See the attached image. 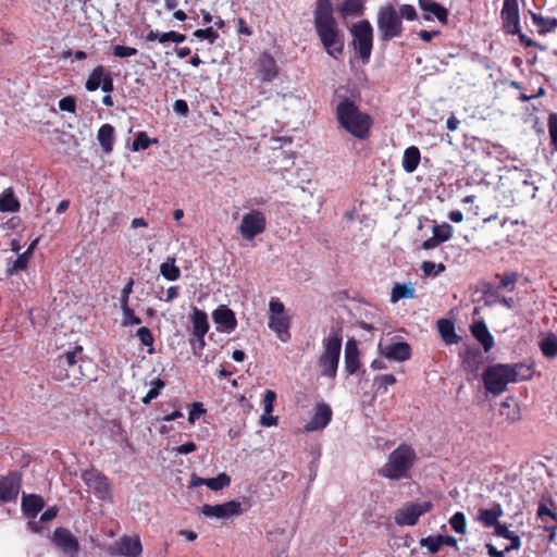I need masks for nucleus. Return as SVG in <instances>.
<instances>
[{
  "label": "nucleus",
  "instance_id": "f257e3e1",
  "mask_svg": "<svg viewBox=\"0 0 557 557\" xmlns=\"http://www.w3.org/2000/svg\"><path fill=\"white\" fill-rule=\"evenodd\" d=\"M313 24L315 33L329 55L337 59L344 52V34L334 17L331 0H317L313 11Z\"/></svg>",
  "mask_w": 557,
  "mask_h": 557
},
{
  "label": "nucleus",
  "instance_id": "f03ea898",
  "mask_svg": "<svg viewBox=\"0 0 557 557\" xmlns=\"http://www.w3.org/2000/svg\"><path fill=\"white\" fill-rule=\"evenodd\" d=\"M342 89V87L336 89L333 98L335 117L339 127L357 139H368L373 126V119L367 112L361 111L351 98L341 95Z\"/></svg>",
  "mask_w": 557,
  "mask_h": 557
},
{
  "label": "nucleus",
  "instance_id": "7ed1b4c3",
  "mask_svg": "<svg viewBox=\"0 0 557 557\" xmlns=\"http://www.w3.org/2000/svg\"><path fill=\"white\" fill-rule=\"evenodd\" d=\"M416 460L414 449L408 444H400L389 454L387 462L380 469V474L394 481L410 479Z\"/></svg>",
  "mask_w": 557,
  "mask_h": 557
},
{
  "label": "nucleus",
  "instance_id": "20e7f679",
  "mask_svg": "<svg viewBox=\"0 0 557 557\" xmlns=\"http://www.w3.org/2000/svg\"><path fill=\"white\" fill-rule=\"evenodd\" d=\"M341 349V330H332L329 337L323 339V351L318 360L322 376L329 377L331 380L336 377Z\"/></svg>",
  "mask_w": 557,
  "mask_h": 557
},
{
  "label": "nucleus",
  "instance_id": "39448f33",
  "mask_svg": "<svg viewBox=\"0 0 557 557\" xmlns=\"http://www.w3.org/2000/svg\"><path fill=\"white\" fill-rule=\"evenodd\" d=\"M376 25L379 38L382 42H388L396 37H400L404 32L401 16H399L398 11L392 4H386L379 9Z\"/></svg>",
  "mask_w": 557,
  "mask_h": 557
},
{
  "label": "nucleus",
  "instance_id": "423d86ee",
  "mask_svg": "<svg viewBox=\"0 0 557 557\" xmlns=\"http://www.w3.org/2000/svg\"><path fill=\"white\" fill-rule=\"evenodd\" d=\"M352 37L351 45L357 58L369 62L373 48V27L368 20L354 23L349 28Z\"/></svg>",
  "mask_w": 557,
  "mask_h": 557
},
{
  "label": "nucleus",
  "instance_id": "0eeeda50",
  "mask_svg": "<svg viewBox=\"0 0 557 557\" xmlns=\"http://www.w3.org/2000/svg\"><path fill=\"white\" fill-rule=\"evenodd\" d=\"M509 363H496L488 366L483 374L482 380L487 393L494 396L503 394L509 383H512Z\"/></svg>",
  "mask_w": 557,
  "mask_h": 557
},
{
  "label": "nucleus",
  "instance_id": "6e6552de",
  "mask_svg": "<svg viewBox=\"0 0 557 557\" xmlns=\"http://www.w3.org/2000/svg\"><path fill=\"white\" fill-rule=\"evenodd\" d=\"M434 505L431 500L417 503V502H408L404 504L401 508H399L395 513V523L397 525H416L419 521V518L424 513L430 512L433 509Z\"/></svg>",
  "mask_w": 557,
  "mask_h": 557
},
{
  "label": "nucleus",
  "instance_id": "1a4fd4ad",
  "mask_svg": "<svg viewBox=\"0 0 557 557\" xmlns=\"http://www.w3.org/2000/svg\"><path fill=\"white\" fill-rule=\"evenodd\" d=\"M252 67L256 78L262 84L273 82L280 73L276 60L269 52L260 53Z\"/></svg>",
  "mask_w": 557,
  "mask_h": 557
},
{
  "label": "nucleus",
  "instance_id": "9d476101",
  "mask_svg": "<svg viewBox=\"0 0 557 557\" xmlns=\"http://www.w3.org/2000/svg\"><path fill=\"white\" fill-rule=\"evenodd\" d=\"M267 227V219L263 212L251 210L243 216L239 225V233L247 240L253 239L257 235L263 233Z\"/></svg>",
  "mask_w": 557,
  "mask_h": 557
},
{
  "label": "nucleus",
  "instance_id": "9b49d317",
  "mask_svg": "<svg viewBox=\"0 0 557 557\" xmlns=\"http://www.w3.org/2000/svg\"><path fill=\"white\" fill-rule=\"evenodd\" d=\"M52 543L64 555L70 557L77 556L79 552V543L76 536L66 528H57L52 535Z\"/></svg>",
  "mask_w": 557,
  "mask_h": 557
},
{
  "label": "nucleus",
  "instance_id": "f8f14e48",
  "mask_svg": "<svg viewBox=\"0 0 557 557\" xmlns=\"http://www.w3.org/2000/svg\"><path fill=\"white\" fill-rule=\"evenodd\" d=\"M500 17L503 29L506 34L513 35L519 33L520 16L518 0H504Z\"/></svg>",
  "mask_w": 557,
  "mask_h": 557
},
{
  "label": "nucleus",
  "instance_id": "ddd939ff",
  "mask_svg": "<svg viewBox=\"0 0 557 557\" xmlns=\"http://www.w3.org/2000/svg\"><path fill=\"white\" fill-rule=\"evenodd\" d=\"M22 486V475L17 471L0 476V502H14Z\"/></svg>",
  "mask_w": 557,
  "mask_h": 557
},
{
  "label": "nucleus",
  "instance_id": "4468645a",
  "mask_svg": "<svg viewBox=\"0 0 557 557\" xmlns=\"http://www.w3.org/2000/svg\"><path fill=\"white\" fill-rule=\"evenodd\" d=\"M530 187L523 172L512 170L508 172V206L520 200L525 188Z\"/></svg>",
  "mask_w": 557,
  "mask_h": 557
},
{
  "label": "nucleus",
  "instance_id": "2eb2a0df",
  "mask_svg": "<svg viewBox=\"0 0 557 557\" xmlns=\"http://www.w3.org/2000/svg\"><path fill=\"white\" fill-rule=\"evenodd\" d=\"M201 512L209 518H228L242 512V505L237 500H230L219 505L205 504L201 507Z\"/></svg>",
  "mask_w": 557,
  "mask_h": 557
},
{
  "label": "nucleus",
  "instance_id": "dca6fc26",
  "mask_svg": "<svg viewBox=\"0 0 557 557\" xmlns=\"http://www.w3.org/2000/svg\"><path fill=\"white\" fill-rule=\"evenodd\" d=\"M333 411L325 403H319L314 407V413L311 419L306 423V432H314L324 429L332 420Z\"/></svg>",
  "mask_w": 557,
  "mask_h": 557
},
{
  "label": "nucleus",
  "instance_id": "f3484780",
  "mask_svg": "<svg viewBox=\"0 0 557 557\" xmlns=\"http://www.w3.org/2000/svg\"><path fill=\"white\" fill-rule=\"evenodd\" d=\"M212 319L220 332L231 333L237 326L235 313L228 307L221 305L212 312Z\"/></svg>",
  "mask_w": 557,
  "mask_h": 557
},
{
  "label": "nucleus",
  "instance_id": "a211bd4d",
  "mask_svg": "<svg viewBox=\"0 0 557 557\" xmlns=\"http://www.w3.org/2000/svg\"><path fill=\"white\" fill-rule=\"evenodd\" d=\"M419 8L424 12L423 20L436 18L442 25L448 24V10L434 0H418Z\"/></svg>",
  "mask_w": 557,
  "mask_h": 557
},
{
  "label": "nucleus",
  "instance_id": "6ab92c4d",
  "mask_svg": "<svg viewBox=\"0 0 557 557\" xmlns=\"http://www.w3.org/2000/svg\"><path fill=\"white\" fill-rule=\"evenodd\" d=\"M461 367L465 371L475 373L482 363V355L478 347L466 346L459 351Z\"/></svg>",
  "mask_w": 557,
  "mask_h": 557
},
{
  "label": "nucleus",
  "instance_id": "aec40b11",
  "mask_svg": "<svg viewBox=\"0 0 557 557\" xmlns=\"http://www.w3.org/2000/svg\"><path fill=\"white\" fill-rule=\"evenodd\" d=\"M83 480L89 487L95 490V493L100 498H106L111 492L108 479L99 472H85Z\"/></svg>",
  "mask_w": 557,
  "mask_h": 557
},
{
  "label": "nucleus",
  "instance_id": "412c9836",
  "mask_svg": "<svg viewBox=\"0 0 557 557\" xmlns=\"http://www.w3.org/2000/svg\"><path fill=\"white\" fill-rule=\"evenodd\" d=\"M290 322L292 318L288 314L273 315L269 317L268 326L283 343H286L292 337L289 332Z\"/></svg>",
  "mask_w": 557,
  "mask_h": 557
},
{
  "label": "nucleus",
  "instance_id": "4be33fe9",
  "mask_svg": "<svg viewBox=\"0 0 557 557\" xmlns=\"http://www.w3.org/2000/svg\"><path fill=\"white\" fill-rule=\"evenodd\" d=\"M38 242H39L38 238L34 239L30 243V245L28 246V248L23 253L18 255V257L15 260L8 262L7 269H5V275L8 277L12 276L13 274H15L20 271H24L27 269L28 262L33 256V252H34Z\"/></svg>",
  "mask_w": 557,
  "mask_h": 557
},
{
  "label": "nucleus",
  "instance_id": "5701e85b",
  "mask_svg": "<svg viewBox=\"0 0 557 557\" xmlns=\"http://www.w3.org/2000/svg\"><path fill=\"white\" fill-rule=\"evenodd\" d=\"M503 515L504 510L502 505L494 504L491 508H480L475 520L484 528H494L499 522V518Z\"/></svg>",
  "mask_w": 557,
  "mask_h": 557
},
{
  "label": "nucleus",
  "instance_id": "b1692460",
  "mask_svg": "<svg viewBox=\"0 0 557 557\" xmlns=\"http://www.w3.org/2000/svg\"><path fill=\"white\" fill-rule=\"evenodd\" d=\"M382 355L391 360L406 361L411 357V347L406 342H397L385 346Z\"/></svg>",
  "mask_w": 557,
  "mask_h": 557
},
{
  "label": "nucleus",
  "instance_id": "393cba45",
  "mask_svg": "<svg viewBox=\"0 0 557 557\" xmlns=\"http://www.w3.org/2000/svg\"><path fill=\"white\" fill-rule=\"evenodd\" d=\"M193 335L196 337L197 342H201L205 345V336L209 331V323L207 313L198 308H194L193 315Z\"/></svg>",
  "mask_w": 557,
  "mask_h": 557
},
{
  "label": "nucleus",
  "instance_id": "a878e982",
  "mask_svg": "<svg viewBox=\"0 0 557 557\" xmlns=\"http://www.w3.org/2000/svg\"><path fill=\"white\" fill-rule=\"evenodd\" d=\"M345 371L348 375L355 374L360 368L359 350L357 343L354 339H349L345 346Z\"/></svg>",
  "mask_w": 557,
  "mask_h": 557
},
{
  "label": "nucleus",
  "instance_id": "bb28decb",
  "mask_svg": "<svg viewBox=\"0 0 557 557\" xmlns=\"http://www.w3.org/2000/svg\"><path fill=\"white\" fill-rule=\"evenodd\" d=\"M470 330L473 337L483 346L485 352L494 347V338L483 321L473 323Z\"/></svg>",
  "mask_w": 557,
  "mask_h": 557
},
{
  "label": "nucleus",
  "instance_id": "cd10ccee",
  "mask_svg": "<svg viewBox=\"0 0 557 557\" xmlns=\"http://www.w3.org/2000/svg\"><path fill=\"white\" fill-rule=\"evenodd\" d=\"M45 506L44 498L36 494L24 495L22 498V510L27 518L34 519Z\"/></svg>",
  "mask_w": 557,
  "mask_h": 557
},
{
  "label": "nucleus",
  "instance_id": "c85d7f7f",
  "mask_svg": "<svg viewBox=\"0 0 557 557\" xmlns=\"http://www.w3.org/2000/svg\"><path fill=\"white\" fill-rule=\"evenodd\" d=\"M143 546L138 537L123 536L117 543V552L122 556L138 557Z\"/></svg>",
  "mask_w": 557,
  "mask_h": 557
},
{
  "label": "nucleus",
  "instance_id": "c756f323",
  "mask_svg": "<svg viewBox=\"0 0 557 557\" xmlns=\"http://www.w3.org/2000/svg\"><path fill=\"white\" fill-rule=\"evenodd\" d=\"M437 330L446 345L458 344L461 341V337L456 333L454 322L448 319L438 320Z\"/></svg>",
  "mask_w": 557,
  "mask_h": 557
},
{
  "label": "nucleus",
  "instance_id": "7c9ffc66",
  "mask_svg": "<svg viewBox=\"0 0 557 557\" xmlns=\"http://www.w3.org/2000/svg\"><path fill=\"white\" fill-rule=\"evenodd\" d=\"M500 416L505 417L509 422L513 423L521 419L519 404L513 397H507L500 403Z\"/></svg>",
  "mask_w": 557,
  "mask_h": 557
},
{
  "label": "nucleus",
  "instance_id": "2f4dec72",
  "mask_svg": "<svg viewBox=\"0 0 557 557\" xmlns=\"http://www.w3.org/2000/svg\"><path fill=\"white\" fill-rule=\"evenodd\" d=\"M97 138L106 153L112 152L114 143V127L111 124L106 123L101 125L98 129Z\"/></svg>",
  "mask_w": 557,
  "mask_h": 557
},
{
  "label": "nucleus",
  "instance_id": "473e14b6",
  "mask_svg": "<svg viewBox=\"0 0 557 557\" xmlns=\"http://www.w3.org/2000/svg\"><path fill=\"white\" fill-rule=\"evenodd\" d=\"M509 371L511 372V380L512 383L518 381H527L531 380L534 374V367L533 364H527L523 362L518 363H509Z\"/></svg>",
  "mask_w": 557,
  "mask_h": 557
},
{
  "label": "nucleus",
  "instance_id": "72a5a7b5",
  "mask_svg": "<svg viewBox=\"0 0 557 557\" xmlns=\"http://www.w3.org/2000/svg\"><path fill=\"white\" fill-rule=\"evenodd\" d=\"M421 160V153L418 147L410 146L406 148L403 156V168L407 173H412L417 170Z\"/></svg>",
  "mask_w": 557,
  "mask_h": 557
},
{
  "label": "nucleus",
  "instance_id": "f704fd0d",
  "mask_svg": "<svg viewBox=\"0 0 557 557\" xmlns=\"http://www.w3.org/2000/svg\"><path fill=\"white\" fill-rule=\"evenodd\" d=\"M498 284L495 286V294L500 290L513 292L519 281V273L517 272H505L503 274H496Z\"/></svg>",
  "mask_w": 557,
  "mask_h": 557
},
{
  "label": "nucleus",
  "instance_id": "c9c22d12",
  "mask_svg": "<svg viewBox=\"0 0 557 557\" xmlns=\"http://www.w3.org/2000/svg\"><path fill=\"white\" fill-rule=\"evenodd\" d=\"M530 15L533 24L537 27L540 35H545L547 33L554 32L557 28L556 17H545L534 12H530Z\"/></svg>",
  "mask_w": 557,
  "mask_h": 557
},
{
  "label": "nucleus",
  "instance_id": "e433bc0d",
  "mask_svg": "<svg viewBox=\"0 0 557 557\" xmlns=\"http://www.w3.org/2000/svg\"><path fill=\"white\" fill-rule=\"evenodd\" d=\"M21 208L18 199L15 197L12 188L5 189L0 195V211L2 212H17Z\"/></svg>",
  "mask_w": 557,
  "mask_h": 557
},
{
  "label": "nucleus",
  "instance_id": "4c0bfd02",
  "mask_svg": "<svg viewBox=\"0 0 557 557\" xmlns=\"http://www.w3.org/2000/svg\"><path fill=\"white\" fill-rule=\"evenodd\" d=\"M364 5L361 0H344L343 3L337 8V11L343 16L348 15H362Z\"/></svg>",
  "mask_w": 557,
  "mask_h": 557
},
{
  "label": "nucleus",
  "instance_id": "58836bf2",
  "mask_svg": "<svg viewBox=\"0 0 557 557\" xmlns=\"http://www.w3.org/2000/svg\"><path fill=\"white\" fill-rule=\"evenodd\" d=\"M106 69L103 65H97L89 74L86 83L85 88L88 91H96L103 81V77L106 75Z\"/></svg>",
  "mask_w": 557,
  "mask_h": 557
},
{
  "label": "nucleus",
  "instance_id": "ea45409f",
  "mask_svg": "<svg viewBox=\"0 0 557 557\" xmlns=\"http://www.w3.org/2000/svg\"><path fill=\"white\" fill-rule=\"evenodd\" d=\"M414 297V288L411 284H395L391 294V301L397 302L400 299L405 298H413Z\"/></svg>",
  "mask_w": 557,
  "mask_h": 557
},
{
  "label": "nucleus",
  "instance_id": "a19ab883",
  "mask_svg": "<svg viewBox=\"0 0 557 557\" xmlns=\"http://www.w3.org/2000/svg\"><path fill=\"white\" fill-rule=\"evenodd\" d=\"M540 348L546 358H555L557 356V336L549 333L540 342Z\"/></svg>",
  "mask_w": 557,
  "mask_h": 557
},
{
  "label": "nucleus",
  "instance_id": "79ce46f5",
  "mask_svg": "<svg viewBox=\"0 0 557 557\" xmlns=\"http://www.w3.org/2000/svg\"><path fill=\"white\" fill-rule=\"evenodd\" d=\"M161 275L168 281H176L181 276V270L175 265V260L166 261L160 265Z\"/></svg>",
  "mask_w": 557,
  "mask_h": 557
},
{
  "label": "nucleus",
  "instance_id": "37998d69",
  "mask_svg": "<svg viewBox=\"0 0 557 557\" xmlns=\"http://www.w3.org/2000/svg\"><path fill=\"white\" fill-rule=\"evenodd\" d=\"M151 388L148 391L146 396L141 398V403L145 405H148L151 403V400L156 399L161 391L165 387L166 383L164 380L157 377L150 383Z\"/></svg>",
  "mask_w": 557,
  "mask_h": 557
},
{
  "label": "nucleus",
  "instance_id": "c03bdc74",
  "mask_svg": "<svg viewBox=\"0 0 557 557\" xmlns=\"http://www.w3.org/2000/svg\"><path fill=\"white\" fill-rule=\"evenodd\" d=\"M450 528L458 534L467 532V519L462 511L455 512L448 520Z\"/></svg>",
  "mask_w": 557,
  "mask_h": 557
},
{
  "label": "nucleus",
  "instance_id": "a18cd8bd",
  "mask_svg": "<svg viewBox=\"0 0 557 557\" xmlns=\"http://www.w3.org/2000/svg\"><path fill=\"white\" fill-rule=\"evenodd\" d=\"M158 140L156 138L151 139L147 135L146 132H139L137 133L135 139L132 144L133 151H139V150H146L149 148L151 144H157Z\"/></svg>",
  "mask_w": 557,
  "mask_h": 557
},
{
  "label": "nucleus",
  "instance_id": "49530a36",
  "mask_svg": "<svg viewBox=\"0 0 557 557\" xmlns=\"http://www.w3.org/2000/svg\"><path fill=\"white\" fill-rule=\"evenodd\" d=\"M83 351L82 346H76L73 350H69L55 358L59 361L60 366H65L66 368L73 367L77 363L76 357L77 354Z\"/></svg>",
  "mask_w": 557,
  "mask_h": 557
},
{
  "label": "nucleus",
  "instance_id": "de8ad7c7",
  "mask_svg": "<svg viewBox=\"0 0 557 557\" xmlns=\"http://www.w3.org/2000/svg\"><path fill=\"white\" fill-rule=\"evenodd\" d=\"M136 336L139 338L140 343L148 347V352L153 354V343H154V336L149 327L141 326L137 330Z\"/></svg>",
  "mask_w": 557,
  "mask_h": 557
},
{
  "label": "nucleus",
  "instance_id": "09e8293b",
  "mask_svg": "<svg viewBox=\"0 0 557 557\" xmlns=\"http://www.w3.org/2000/svg\"><path fill=\"white\" fill-rule=\"evenodd\" d=\"M231 484V478L222 472L215 478L206 479V486H208L212 491H220L225 486Z\"/></svg>",
  "mask_w": 557,
  "mask_h": 557
},
{
  "label": "nucleus",
  "instance_id": "8fccbe9b",
  "mask_svg": "<svg viewBox=\"0 0 557 557\" xmlns=\"http://www.w3.org/2000/svg\"><path fill=\"white\" fill-rule=\"evenodd\" d=\"M433 235L442 243L447 242L453 236V227L448 223L434 225L432 230Z\"/></svg>",
  "mask_w": 557,
  "mask_h": 557
},
{
  "label": "nucleus",
  "instance_id": "3c124183",
  "mask_svg": "<svg viewBox=\"0 0 557 557\" xmlns=\"http://www.w3.org/2000/svg\"><path fill=\"white\" fill-rule=\"evenodd\" d=\"M445 269L443 263H434L432 261H423L421 264V270L426 276H437L443 273Z\"/></svg>",
  "mask_w": 557,
  "mask_h": 557
},
{
  "label": "nucleus",
  "instance_id": "603ef678",
  "mask_svg": "<svg viewBox=\"0 0 557 557\" xmlns=\"http://www.w3.org/2000/svg\"><path fill=\"white\" fill-rule=\"evenodd\" d=\"M547 126L553 149L557 150V113L548 115Z\"/></svg>",
  "mask_w": 557,
  "mask_h": 557
},
{
  "label": "nucleus",
  "instance_id": "864d4df0",
  "mask_svg": "<svg viewBox=\"0 0 557 557\" xmlns=\"http://www.w3.org/2000/svg\"><path fill=\"white\" fill-rule=\"evenodd\" d=\"M113 55L120 59L131 58L137 54V49L128 46L115 45L112 47Z\"/></svg>",
  "mask_w": 557,
  "mask_h": 557
},
{
  "label": "nucleus",
  "instance_id": "5fc2aeb1",
  "mask_svg": "<svg viewBox=\"0 0 557 557\" xmlns=\"http://www.w3.org/2000/svg\"><path fill=\"white\" fill-rule=\"evenodd\" d=\"M123 311V325H138L141 323V319L137 317L134 310L127 305L126 307H121Z\"/></svg>",
  "mask_w": 557,
  "mask_h": 557
},
{
  "label": "nucleus",
  "instance_id": "6e6d98bb",
  "mask_svg": "<svg viewBox=\"0 0 557 557\" xmlns=\"http://www.w3.org/2000/svg\"><path fill=\"white\" fill-rule=\"evenodd\" d=\"M419 544L422 547H426L429 552L432 554H436L442 546L441 543L438 542V535L422 537Z\"/></svg>",
  "mask_w": 557,
  "mask_h": 557
},
{
  "label": "nucleus",
  "instance_id": "4d7b16f0",
  "mask_svg": "<svg viewBox=\"0 0 557 557\" xmlns=\"http://www.w3.org/2000/svg\"><path fill=\"white\" fill-rule=\"evenodd\" d=\"M194 36L199 38V39H207L209 40L211 44H213L218 38H219V34L215 29H213V27H207V28H199V29H196L194 32Z\"/></svg>",
  "mask_w": 557,
  "mask_h": 557
},
{
  "label": "nucleus",
  "instance_id": "13d9d810",
  "mask_svg": "<svg viewBox=\"0 0 557 557\" xmlns=\"http://www.w3.org/2000/svg\"><path fill=\"white\" fill-rule=\"evenodd\" d=\"M147 41H156L158 40L160 44H165L168 41H172V30L166 33H160L158 30H150L146 35Z\"/></svg>",
  "mask_w": 557,
  "mask_h": 557
},
{
  "label": "nucleus",
  "instance_id": "bf43d9fd",
  "mask_svg": "<svg viewBox=\"0 0 557 557\" xmlns=\"http://www.w3.org/2000/svg\"><path fill=\"white\" fill-rule=\"evenodd\" d=\"M51 375L55 381H64L70 377L67 368L60 366L58 360H53Z\"/></svg>",
  "mask_w": 557,
  "mask_h": 557
},
{
  "label": "nucleus",
  "instance_id": "052dcab7",
  "mask_svg": "<svg viewBox=\"0 0 557 557\" xmlns=\"http://www.w3.org/2000/svg\"><path fill=\"white\" fill-rule=\"evenodd\" d=\"M276 399V393L272 389H267L263 395V411L265 414H270L274 408V401Z\"/></svg>",
  "mask_w": 557,
  "mask_h": 557
},
{
  "label": "nucleus",
  "instance_id": "680f3d73",
  "mask_svg": "<svg viewBox=\"0 0 557 557\" xmlns=\"http://www.w3.org/2000/svg\"><path fill=\"white\" fill-rule=\"evenodd\" d=\"M375 383L379 391L382 389L383 393H386L387 387L396 383V377L393 374H383L375 379Z\"/></svg>",
  "mask_w": 557,
  "mask_h": 557
},
{
  "label": "nucleus",
  "instance_id": "e2e57ef3",
  "mask_svg": "<svg viewBox=\"0 0 557 557\" xmlns=\"http://www.w3.org/2000/svg\"><path fill=\"white\" fill-rule=\"evenodd\" d=\"M398 14L401 16V20L405 18L406 21H414L418 17L417 11L411 4H401Z\"/></svg>",
  "mask_w": 557,
  "mask_h": 557
},
{
  "label": "nucleus",
  "instance_id": "0e129e2a",
  "mask_svg": "<svg viewBox=\"0 0 557 557\" xmlns=\"http://www.w3.org/2000/svg\"><path fill=\"white\" fill-rule=\"evenodd\" d=\"M205 412L206 410L201 403H193L188 414V422L194 424L195 421Z\"/></svg>",
  "mask_w": 557,
  "mask_h": 557
},
{
  "label": "nucleus",
  "instance_id": "69168bd1",
  "mask_svg": "<svg viewBox=\"0 0 557 557\" xmlns=\"http://www.w3.org/2000/svg\"><path fill=\"white\" fill-rule=\"evenodd\" d=\"M59 108H60L61 111L74 113L75 110H76L75 98L72 97V96H67V97L62 98L59 101Z\"/></svg>",
  "mask_w": 557,
  "mask_h": 557
},
{
  "label": "nucleus",
  "instance_id": "338daca9",
  "mask_svg": "<svg viewBox=\"0 0 557 557\" xmlns=\"http://www.w3.org/2000/svg\"><path fill=\"white\" fill-rule=\"evenodd\" d=\"M133 286H134V280L129 278V281L122 288L121 296H120V306L121 307H126L128 305V298L133 292Z\"/></svg>",
  "mask_w": 557,
  "mask_h": 557
},
{
  "label": "nucleus",
  "instance_id": "774afa93",
  "mask_svg": "<svg viewBox=\"0 0 557 557\" xmlns=\"http://www.w3.org/2000/svg\"><path fill=\"white\" fill-rule=\"evenodd\" d=\"M282 314H286L284 304L278 299H271L269 304V317Z\"/></svg>",
  "mask_w": 557,
  "mask_h": 557
}]
</instances>
